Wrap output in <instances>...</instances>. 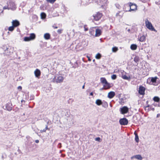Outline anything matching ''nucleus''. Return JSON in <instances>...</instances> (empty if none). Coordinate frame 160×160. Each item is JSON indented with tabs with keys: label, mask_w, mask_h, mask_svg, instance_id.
Segmentation results:
<instances>
[{
	"label": "nucleus",
	"mask_w": 160,
	"mask_h": 160,
	"mask_svg": "<svg viewBox=\"0 0 160 160\" xmlns=\"http://www.w3.org/2000/svg\"><path fill=\"white\" fill-rule=\"evenodd\" d=\"M130 48L132 50H135L137 48V46L136 44H132L131 45Z\"/></svg>",
	"instance_id": "nucleus-18"
},
{
	"label": "nucleus",
	"mask_w": 160,
	"mask_h": 160,
	"mask_svg": "<svg viewBox=\"0 0 160 160\" xmlns=\"http://www.w3.org/2000/svg\"><path fill=\"white\" fill-rule=\"evenodd\" d=\"M95 140L98 142H101V138L99 137H98L95 139Z\"/></svg>",
	"instance_id": "nucleus-32"
},
{
	"label": "nucleus",
	"mask_w": 160,
	"mask_h": 160,
	"mask_svg": "<svg viewBox=\"0 0 160 160\" xmlns=\"http://www.w3.org/2000/svg\"><path fill=\"white\" fill-rule=\"evenodd\" d=\"M153 99L154 101L157 102H159L160 100L159 98L158 97H154Z\"/></svg>",
	"instance_id": "nucleus-25"
},
{
	"label": "nucleus",
	"mask_w": 160,
	"mask_h": 160,
	"mask_svg": "<svg viewBox=\"0 0 160 160\" xmlns=\"http://www.w3.org/2000/svg\"><path fill=\"white\" fill-rule=\"evenodd\" d=\"M119 122L121 125H125L128 124V122L127 119L126 118H123L120 120Z\"/></svg>",
	"instance_id": "nucleus-6"
},
{
	"label": "nucleus",
	"mask_w": 160,
	"mask_h": 160,
	"mask_svg": "<svg viewBox=\"0 0 160 160\" xmlns=\"http://www.w3.org/2000/svg\"><path fill=\"white\" fill-rule=\"evenodd\" d=\"M88 60L89 61H91V60L88 57Z\"/></svg>",
	"instance_id": "nucleus-46"
},
{
	"label": "nucleus",
	"mask_w": 160,
	"mask_h": 160,
	"mask_svg": "<svg viewBox=\"0 0 160 160\" xmlns=\"http://www.w3.org/2000/svg\"><path fill=\"white\" fill-rule=\"evenodd\" d=\"M115 95V92H110L108 93V97L110 98H112Z\"/></svg>",
	"instance_id": "nucleus-12"
},
{
	"label": "nucleus",
	"mask_w": 160,
	"mask_h": 160,
	"mask_svg": "<svg viewBox=\"0 0 160 160\" xmlns=\"http://www.w3.org/2000/svg\"><path fill=\"white\" fill-rule=\"evenodd\" d=\"M145 40V37L144 35H143L141 37L139 38V40L140 42H143Z\"/></svg>",
	"instance_id": "nucleus-21"
},
{
	"label": "nucleus",
	"mask_w": 160,
	"mask_h": 160,
	"mask_svg": "<svg viewBox=\"0 0 160 160\" xmlns=\"http://www.w3.org/2000/svg\"><path fill=\"white\" fill-rule=\"evenodd\" d=\"M62 30L61 29H58L57 31V32L59 34L61 33Z\"/></svg>",
	"instance_id": "nucleus-35"
},
{
	"label": "nucleus",
	"mask_w": 160,
	"mask_h": 160,
	"mask_svg": "<svg viewBox=\"0 0 160 160\" xmlns=\"http://www.w3.org/2000/svg\"><path fill=\"white\" fill-rule=\"evenodd\" d=\"M95 103L97 105L99 106L101 105L102 104V101L99 99L96 100Z\"/></svg>",
	"instance_id": "nucleus-15"
},
{
	"label": "nucleus",
	"mask_w": 160,
	"mask_h": 160,
	"mask_svg": "<svg viewBox=\"0 0 160 160\" xmlns=\"http://www.w3.org/2000/svg\"><path fill=\"white\" fill-rule=\"evenodd\" d=\"M84 87H85V85H84L82 87V89H84Z\"/></svg>",
	"instance_id": "nucleus-44"
},
{
	"label": "nucleus",
	"mask_w": 160,
	"mask_h": 160,
	"mask_svg": "<svg viewBox=\"0 0 160 160\" xmlns=\"http://www.w3.org/2000/svg\"><path fill=\"white\" fill-rule=\"evenodd\" d=\"M104 89V88H103H103H101V89H100V90H102V89Z\"/></svg>",
	"instance_id": "nucleus-47"
},
{
	"label": "nucleus",
	"mask_w": 160,
	"mask_h": 160,
	"mask_svg": "<svg viewBox=\"0 0 160 160\" xmlns=\"http://www.w3.org/2000/svg\"><path fill=\"white\" fill-rule=\"evenodd\" d=\"M14 27L12 25V26L8 28V30L10 31H12L14 29Z\"/></svg>",
	"instance_id": "nucleus-29"
},
{
	"label": "nucleus",
	"mask_w": 160,
	"mask_h": 160,
	"mask_svg": "<svg viewBox=\"0 0 160 160\" xmlns=\"http://www.w3.org/2000/svg\"><path fill=\"white\" fill-rule=\"evenodd\" d=\"M134 158L136 159L141 160L142 159V158L140 155H137L132 157L131 158V159H132Z\"/></svg>",
	"instance_id": "nucleus-9"
},
{
	"label": "nucleus",
	"mask_w": 160,
	"mask_h": 160,
	"mask_svg": "<svg viewBox=\"0 0 160 160\" xmlns=\"http://www.w3.org/2000/svg\"><path fill=\"white\" fill-rule=\"evenodd\" d=\"M58 147L59 148H60L61 147V143H59L58 145Z\"/></svg>",
	"instance_id": "nucleus-36"
},
{
	"label": "nucleus",
	"mask_w": 160,
	"mask_h": 160,
	"mask_svg": "<svg viewBox=\"0 0 160 160\" xmlns=\"http://www.w3.org/2000/svg\"><path fill=\"white\" fill-rule=\"evenodd\" d=\"M12 24L14 27L18 26L20 23L17 20H13L12 22Z\"/></svg>",
	"instance_id": "nucleus-8"
},
{
	"label": "nucleus",
	"mask_w": 160,
	"mask_h": 160,
	"mask_svg": "<svg viewBox=\"0 0 160 160\" xmlns=\"http://www.w3.org/2000/svg\"><path fill=\"white\" fill-rule=\"evenodd\" d=\"M160 116V113L158 114L157 116V118H158Z\"/></svg>",
	"instance_id": "nucleus-38"
},
{
	"label": "nucleus",
	"mask_w": 160,
	"mask_h": 160,
	"mask_svg": "<svg viewBox=\"0 0 160 160\" xmlns=\"http://www.w3.org/2000/svg\"><path fill=\"white\" fill-rule=\"evenodd\" d=\"M53 27L54 28H58L57 27H54V26H53Z\"/></svg>",
	"instance_id": "nucleus-42"
},
{
	"label": "nucleus",
	"mask_w": 160,
	"mask_h": 160,
	"mask_svg": "<svg viewBox=\"0 0 160 160\" xmlns=\"http://www.w3.org/2000/svg\"><path fill=\"white\" fill-rule=\"evenodd\" d=\"M108 0H103V1H102L103 4H104L106 3L108 1Z\"/></svg>",
	"instance_id": "nucleus-33"
},
{
	"label": "nucleus",
	"mask_w": 160,
	"mask_h": 160,
	"mask_svg": "<svg viewBox=\"0 0 160 160\" xmlns=\"http://www.w3.org/2000/svg\"><path fill=\"white\" fill-rule=\"evenodd\" d=\"M100 81L103 84L105 83H107V82L106 79L104 78H100Z\"/></svg>",
	"instance_id": "nucleus-16"
},
{
	"label": "nucleus",
	"mask_w": 160,
	"mask_h": 160,
	"mask_svg": "<svg viewBox=\"0 0 160 160\" xmlns=\"http://www.w3.org/2000/svg\"><path fill=\"white\" fill-rule=\"evenodd\" d=\"M89 33L91 34H92V31H91V30L89 31Z\"/></svg>",
	"instance_id": "nucleus-45"
},
{
	"label": "nucleus",
	"mask_w": 160,
	"mask_h": 160,
	"mask_svg": "<svg viewBox=\"0 0 160 160\" xmlns=\"http://www.w3.org/2000/svg\"><path fill=\"white\" fill-rule=\"evenodd\" d=\"M84 31H87L88 30V28H86L85 27H84Z\"/></svg>",
	"instance_id": "nucleus-39"
},
{
	"label": "nucleus",
	"mask_w": 160,
	"mask_h": 160,
	"mask_svg": "<svg viewBox=\"0 0 160 160\" xmlns=\"http://www.w3.org/2000/svg\"><path fill=\"white\" fill-rule=\"evenodd\" d=\"M64 80V78L60 75H57L54 78V81L57 83L62 82Z\"/></svg>",
	"instance_id": "nucleus-2"
},
{
	"label": "nucleus",
	"mask_w": 160,
	"mask_h": 160,
	"mask_svg": "<svg viewBox=\"0 0 160 160\" xmlns=\"http://www.w3.org/2000/svg\"><path fill=\"white\" fill-rule=\"evenodd\" d=\"M8 111H11L12 110V108H10L9 109H8Z\"/></svg>",
	"instance_id": "nucleus-43"
},
{
	"label": "nucleus",
	"mask_w": 160,
	"mask_h": 160,
	"mask_svg": "<svg viewBox=\"0 0 160 160\" xmlns=\"http://www.w3.org/2000/svg\"><path fill=\"white\" fill-rule=\"evenodd\" d=\"M56 0H47L48 2H49L51 3H53Z\"/></svg>",
	"instance_id": "nucleus-30"
},
{
	"label": "nucleus",
	"mask_w": 160,
	"mask_h": 160,
	"mask_svg": "<svg viewBox=\"0 0 160 160\" xmlns=\"http://www.w3.org/2000/svg\"><path fill=\"white\" fill-rule=\"evenodd\" d=\"M116 77H117L116 75H114V74L113 75L111 76V78L113 80L115 79L116 78Z\"/></svg>",
	"instance_id": "nucleus-31"
},
{
	"label": "nucleus",
	"mask_w": 160,
	"mask_h": 160,
	"mask_svg": "<svg viewBox=\"0 0 160 160\" xmlns=\"http://www.w3.org/2000/svg\"><path fill=\"white\" fill-rule=\"evenodd\" d=\"M112 50L113 52H116L118 50V48L116 47H114L112 48Z\"/></svg>",
	"instance_id": "nucleus-28"
},
{
	"label": "nucleus",
	"mask_w": 160,
	"mask_h": 160,
	"mask_svg": "<svg viewBox=\"0 0 160 160\" xmlns=\"http://www.w3.org/2000/svg\"><path fill=\"white\" fill-rule=\"evenodd\" d=\"M101 56V54L98 53L96 55L95 58L97 59H99L100 58Z\"/></svg>",
	"instance_id": "nucleus-26"
},
{
	"label": "nucleus",
	"mask_w": 160,
	"mask_h": 160,
	"mask_svg": "<svg viewBox=\"0 0 160 160\" xmlns=\"http://www.w3.org/2000/svg\"><path fill=\"white\" fill-rule=\"evenodd\" d=\"M35 142L36 143H38L39 142V140H35Z\"/></svg>",
	"instance_id": "nucleus-40"
},
{
	"label": "nucleus",
	"mask_w": 160,
	"mask_h": 160,
	"mask_svg": "<svg viewBox=\"0 0 160 160\" xmlns=\"http://www.w3.org/2000/svg\"><path fill=\"white\" fill-rule=\"evenodd\" d=\"M18 90H21L22 89V87L20 86H19V87H18Z\"/></svg>",
	"instance_id": "nucleus-37"
},
{
	"label": "nucleus",
	"mask_w": 160,
	"mask_h": 160,
	"mask_svg": "<svg viewBox=\"0 0 160 160\" xmlns=\"http://www.w3.org/2000/svg\"><path fill=\"white\" fill-rule=\"evenodd\" d=\"M134 134L135 135V140L137 142H139V138L138 137V135L137 133H136V132L134 133Z\"/></svg>",
	"instance_id": "nucleus-22"
},
{
	"label": "nucleus",
	"mask_w": 160,
	"mask_h": 160,
	"mask_svg": "<svg viewBox=\"0 0 160 160\" xmlns=\"http://www.w3.org/2000/svg\"><path fill=\"white\" fill-rule=\"evenodd\" d=\"M35 38V35L34 33L30 34L29 37H25L24 38V41H29L33 40Z\"/></svg>",
	"instance_id": "nucleus-3"
},
{
	"label": "nucleus",
	"mask_w": 160,
	"mask_h": 160,
	"mask_svg": "<svg viewBox=\"0 0 160 160\" xmlns=\"http://www.w3.org/2000/svg\"><path fill=\"white\" fill-rule=\"evenodd\" d=\"M157 78H157V77H154V78H151V81L152 82H156V80H157Z\"/></svg>",
	"instance_id": "nucleus-27"
},
{
	"label": "nucleus",
	"mask_w": 160,
	"mask_h": 160,
	"mask_svg": "<svg viewBox=\"0 0 160 160\" xmlns=\"http://www.w3.org/2000/svg\"><path fill=\"white\" fill-rule=\"evenodd\" d=\"M46 15L44 12H42L41 13V18L42 19H44L46 18Z\"/></svg>",
	"instance_id": "nucleus-24"
},
{
	"label": "nucleus",
	"mask_w": 160,
	"mask_h": 160,
	"mask_svg": "<svg viewBox=\"0 0 160 160\" xmlns=\"http://www.w3.org/2000/svg\"><path fill=\"white\" fill-rule=\"evenodd\" d=\"M122 77L124 79L129 80L130 79V77H127L126 75L122 74Z\"/></svg>",
	"instance_id": "nucleus-20"
},
{
	"label": "nucleus",
	"mask_w": 160,
	"mask_h": 160,
	"mask_svg": "<svg viewBox=\"0 0 160 160\" xmlns=\"http://www.w3.org/2000/svg\"><path fill=\"white\" fill-rule=\"evenodd\" d=\"M13 7L12 8H7L6 7H3L4 9H11L12 10H15L16 8V6L15 5H14L13 3H12Z\"/></svg>",
	"instance_id": "nucleus-17"
},
{
	"label": "nucleus",
	"mask_w": 160,
	"mask_h": 160,
	"mask_svg": "<svg viewBox=\"0 0 160 160\" xmlns=\"http://www.w3.org/2000/svg\"><path fill=\"white\" fill-rule=\"evenodd\" d=\"M101 33V31L99 29H97L96 30V33L95 36L96 37H98L100 36Z\"/></svg>",
	"instance_id": "nucleus-13"
},
{
	"label": "nucleus",
	"mask_w": 160,
	"mask_h": 160,
	"mask_svg": "<svg viewBox=\"0 0 160 160\" xmlns=\"http://www.w3.org/2000/svg\"><path fill=\"white\" fill-rule=\"evenodd\" d=\"M129 6L130 7V10L128 11L129 12L131 11H135L137 9V6L136 4H135L130 2Z\"/></svg>",
	"instance_id": "nucleus-5"
},
{
	"label": "nucleus",
	"mask_w": 160,
	"mask_h": 160,
	"mask_svg": "<svg viewBox=\"0 0 160 160\" xmlns=\"http://www.w3.org/2000/svg\"><path fill=\"white\" fill-rule=\"evenodd\" d=\"M121 112L122 114H124L127 113L128 110V108L125 106H124L121 108Z\"/></svg>",
	"instance_id": "nucleus-7"
},
{
	"label": "nucleus",
	"mask_w": 160,
	"mask_h": 160,
	"mask_svg": "<svg viewBox=\"0 0 160 160\" xmlns=\"http://www.w3.org/2000/svg\"><path fill=\"white\" fill-rule=\"evenodd\" d=\"M102 16V14L99 12H97L96 14L93 15V17L95 20H98Z\"/></svg>",
	"instance_id": "nucleus-4"
},
{
	"label": "nucleus",
	"mask_w": 160,
	"mask_h": 160,
	"mask_svg": "<svg viewBox=\"0 0 160 160\" xmlns=\"http://www.w3.org/2000/svg\"><path fill=\"white\" fill-rule=\"evenodd\" d=\"M145 89L143 87L141 86L140 87L139 90V93L141 95H143L144 94Z\"/></svg>",
	"instance_id": "nucleus-10"
},
{
	"label": "nucleus",
	"mask_w": 160,
	"mask_h": 160,
	"mask_svg": "<svg viewBox=\"0 0 160 160\" xmlns=\"http://www.w3.org/2000/svg\"><path fill=\"white\" fill-rule=\"evenodd\" d=\"M138 58H134V61L136 62H138Z\"/></svg>",
	"instance_id": "nucleus-34"
},
{
	"label": "nucleus",
	"mask_w": 160,
	"mask_h": 160,
	"mask_svg": "<svg viewBox=\"0 0 160 160\" xmlns=\"http://www.w3.org/2000/svg\"><path fill=\"white\" fill-rule=\"evenodd\" d=\"M48 129L49 130V129H48V125H46L45 128L43 130H40V132L41 133H42V132H45L46 131V130Z\"/></svg>",
	"instance_id": "nucleus-23"
},
{
	"label": "nucleus",
	"mask_w": 160,
	"mask_h": 160,
	"mask_svg": "<svg viewBox=\"0 0 160 160\" xmlns=\"http://www.w3.org/2000/svg\"><path fill=\"white\" fill-rule=\"evenodd\" d=\"M90 95H91V96H93V93L92 92H91L90 93Z\"/></svg>",
	"instance_id": "nucleus-41"
},
{
	"label": "nucleus",
	"mask_w": 160,
	"mask_h": 160,
	"mask_svg": "<svg viewBox=\"0 0 160 160\" xmlns=\"http://www.w3.org/2000/svg\"><path fill=\"white\" fill-rule=\"evenodd\" d=\"M44 38L46 39H48L50 38V35L48 33H46L44 36Z\"/></svg>",
	"instance_id": "nucleus-19"
},
{
	"label": "nucleus",
	"mask_w": 160,
	"mask_h": 160,
	"mask_svg": "<svg viewBox=\"0 0 160 160\" xmlns=\"http://www.w3.org/2000/svg\"><path fill=\"white\" fill-rule=\"evenodd\" d=\"M145 23L147 28L148 29L151 31L156 32V31L152 26L151 22L147 19L145 20Z\"/></svg>",
	"instance_id": "nucleus-1"
},
{
	"label": "nucleus",
	"mask_w": 160,
	"mask_h": 160,
	"mask_svg": "<svg viewBox=\"0 0 160 160\" xmlns=\"http://www.w3.org/2000/svg\"><path fill=\"white\" fill-rule=\"evenodd\" d=\"M34 73L36 77L37 78H38L39 77L41 74L40 71V70L38 69H36L34 71Z\"/></svg>",
	"instance_id": "nucleus-11"
},
{
	"label": "nucleus",
	"mask_w": 160,
	"mask_h": 160,
	"mask_svg": "<svg viewBox=\"0 0 160 160\" xmlns=\"http://www.w3.org/2000/svg\"><path fill=\"white\" fill-rule=\"evenodd\" d=\"M110 88V86L109 83L108 82L106 83L103 84V88L105 89H107L109 88Z\"/></svg>",
	"instance_id": "nucleus-14"
}]
</instances>
